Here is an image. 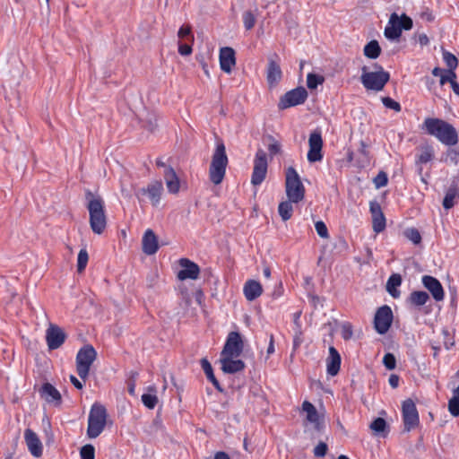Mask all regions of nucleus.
<instances>
[{
  "label": "nucleus",
  "mask_w": 459,
  "mask_h": 459,
  "mask_svg": "<svg viewBox=\"0 0 459 459\" xmlns=\"http://www.w3.org/2000/svg\"><path fill=\"white\" fill-rule=\"evenodd\" d=\"M422 128L445 145L451 147L458 143L456 129L453 125L443 119L428 117L424 120Z\"/></svg>",
  "instance_id": "nucleus-1"
},
{
  "label": "nucleus",
  "mask_w": 459,
  "mask_h": 459,
  "mask_svg": "<svg viewBox=\"0 0 459 459\" xmlns=\"http://www.w3.org/2000/svg\"><path fill=\"white\" fill-rule=\"evenodd\" d=\"M85 199L90 215L91 229L95 234L100 235L107 227L104 201L100 195H95L90 190L85 192Z\"/></svg>",
  "instance_id": "nucleus-2"
},
{
  "label": "nucleus",
  "mask_w": 459,
  "mask_h": 459,
  "mask_svg": "<svg viewBox=\"0 0 459 459\" xmlns=\"http://www.w3.org/2000/svg\"><path fill=\"white\" fill-rule=\"evenodd\" d=\"M390 79L388 72L377 65H364L361 68V83L367 90L382 91Z\"/></svg>",
  "instance_id": "nucleus-3"
},
{
  "label": "nucleus",
  "mask_w": 459,
  "mask_h": 459,
  "mask_svg": "<svg viewBox=\"0 0 459 459\" xmlns=\"http://www.w3.org/2000/svg\"><path fill=\"white\" fill-rule=\"evenodd\" d=\"M228 165V157L226 154V148L222 142L217 143L215 151L212 157V162L209 168V178L214 185H219L222 182L226 168Z\"/></svg>",
  "instance_id": "nucleus-4"
},
{
  "label": "nucleus",
  "mask_w": 459,
  "mask_h": 459,
  "mask_svg": "<svg viewBox=\"0 0 459 459\" xmlns=\"http://www.w3.org/2000/svg\"><path fill=\"white\" fill-rule=\"evenodd\" d=\"M107 410L102 404L98 403L92 404L88 417L87 436L89 438H96L102 433L107 423Z\"/></svg>",
  "instance_id": "nucleus-5"
},
{
  "label": "nucleus",
  "mask_w": 459,
  "mask_h": 459,
  "mask_svg": "<svg viewBox=\"0 0 459 459\" xmlns=\"http://www.w3.org/2000/svg\"><path fill=\"white\" fill-rule=\"evenodd\" d=\"M285 177V190L288 199L294 204H298L305 196V187L299 175L293 167H289L286 169Z\"/></svg>",
  "instance_id": "nucleus-6"
},
{
  "label": "nucleus",
  "mask_w": 459,
  "mask_h": 459,
  "mask_svg": "<svg viewBox=\"0 0 459 459\" xmlns=\"http://www.w3.org/2000/svg\"><path fill=\"white\" fill-rule=\"evenodd\" d=\"M412 28V20L406 14L399 16L396 13H393L385 28V37L391 40H398L402 35L403 30H408Z\"/></svg>",
  "instance_id": "nucleus-7"
},
{
  "label": "nucleus",
  "mask_w": 459,
  "mask_h": 459,
  "mask_svg": "<svg viewBox=\"0 0 459 459\" xmlns=\"http://www.w3.org/2000/svg\"><path fill=\"white\" fill-rule=\"evenodd\" d=\"M97 357V352L91 345H84L76 355V370L79 377L85 380L90 372L91 366Z\"/></svg>",
  "instance_id": "nucleus-8"
},
{
  "label": "nucleus",
  "mask_w": 459,
  "mask_h": 459,
  "mask_svg": "<svg viewBox=\"0 0 459 459\" xmlns=\"http://www.w3.org/2000/svg\"><path fill=\"white\" fill-rule=\"evenodd\" d=\"M402 414L404 431L409 432L419 425V413L416 405L411 399H407L403 403Z\"/></svg>",
  "instance_id": "nucleus-9"
},
{
  "label": "nucleus",
  "mask_w": 459,
  "mask_h": 459,
  "mask_svg": "<svg viewBox=\"0 0 459 459\" xmlns=\"http://www.w3.org/2000/svg\"><path fill=\"white\" fill-rule=\"evenodd\" d=\"M267 174V158L266 153L259 149L256 152L254 160V169L251 177V183L254 186H259L264 180Z\"/></svg>",
  "instance_id": "nucleus-10"
},
{
  "label": "nucleus",
  "mask_w": 459,
  "mask_h": 459,
  "mask_svg": "<svg viewBox=\"0 0 459 459\" xmlns=\"http://www.w3.org/2000/svg\"><path fill=\"white\" fill-rule=\"evenodd\" d=\"M393 311L387 305L380 307L374 317V326L379 334H385L391 327L393 322Z\"/></svg>",
  "instance_id": "nucleus-11"
},
{
  "label": "nucleus",
  "mask_w": 459,
  "mask_h": 459,
  "mask_svg": "<svg viewBox=\"0 0 459 459\" xmlns=\"http://www.w3.org/2000/svg\"><path fill=\"white\" fill-rule=\"evenodd\" d=\"M307 92L305 88L298 87L286 92L280 100L279 108L285 109L305 102Z\"/></svg>",
  "instance_id": "nucleus-12"
},
{
  "label": "nucleus",
  "mask_w": 459,
  "mask_h": 459,
  "mask_svg": "<svg viewBox=\"0 0 459 459\" xmlns=\"http://www.w3.org/2000/svg\"><path fill=\"white\" fill-rule=\"evenodd\" d=\"M243 341L238 332H230L227 337L221 356L238 357L243 351Z\"/></svg>",
  "instance_id": "nucleus-13"
},
{
  "label": "nucleus",
  "mask_w": 459,
  "mask_h": 459,
  "mask_svg": "<svg viewBox=\"0 0 459 459\" xmlns=\"http://www.w3.org/2000/svg\"><path fill=\"white\" fill-rule=\"evenodd\" d=\"M309 150L307 160L309 162L320 161L323 159L322 147L323 140L319 131H314L310 134L308 139Z\"/></svg>",
  "instance_id": "nucleus-14"
},
{
  "label": "nucleus",
  "mask_w": 459,
  "mask_h": 459,
  "mask_svg": "<svg viewBox=\"0 0 459 459\" xmlns=\"http://www.w3.org/2000/svg\"><path fill=\"white\" fill-rule=\"evenodd\" d=\"M65 332L57 325H50L46 331V341L49 350L58 349L65 341Z\"/></svg>",
  "instance_id": "nucleus-15"
},
{
  "label": "nucleus",
  "mask_w": 459,
  "mask_h": 459,
  "mask_svg": "<svg viewBox=\"0 0 459 459\" xmlns=\"http://www.w3.org/2000/svg\"><path fill=\"white\" fill-rule=\"evenodd\" d=\"M421 281L423 286L431 293L436 301H441L444 299V289L437 278L430 275H424Z\"/></svg>",
  "instance_id": "nucleus-16"
},
{
  "label": "nucleus",
  "mask_w": 459,
  "mask_h": 459,
  "mask_svg": "<svg viewBox=\"0 0 459 459\" xmlns=\"http://www.w3.org/2000/svg\"><path fill=\"white\" fill-rule=\"evenodd\" d=\"M39 395L47 403L60 405L62 403V396L60 392L50 383H44L39 390Z\"/></svg>",
  "instance_id": "nucleus-17"
},
{
  "label": "nucleus",
  "mask_w": 459,
  "mask_h": 459,
  "mask_svg": "<svg viewBox=\"0 0 459 459\" xmlns=\"http://www.w3.org/2000/svg\"><path fill=\"white\" fill-rule=\"evenodd\" d=\"M179 264L182 267V270H180L178 274V277L180 280H195L198 278L200 269L195 263L190 261L187 258H181L179 261Z\"/></svg>",
  "instance_id": "nucleus-18"
},
{
  "label": "nucleus",
  "mask_w": 459,
  "mask_h": 459,
  "mask_svg": "<svg viewBox=\"0 0 459 459\" xmlns=\"http://www.w3.org/2000/svg\"><path fill=\"white\" fill-rule=\"evenodd\" d=\"M24 438L30 454L35 457L42 455V444L38 435L31 429H27L24 432Z\"/></svg>",
  "instance_id": "nucleus-19"
},
{
  "label": "nucleus",
  "mask_w": 459,
  "mask_h": 459,
  "mask_svg": "<svg viewBox=\"0 0 459 459\" xmlns=\"http://www.w3.org/2000/svg\"><path fill=\"white\" fill-rule=\"evenodd\" d=\"M139 192L143 195H148L152 205L156 206L160 201L163 186L161 181H153L147 187L141 188Z\"/></svg>",
  "instance_id": "nucleus-20"
},
{
  "label": "nucleus",
  "mask_w": 459,
  "mask_h": 459,
  "mask_svg": "<svg viewBox=\"0 0 459 459\" xmlns=\"http://www.w3.org/2000/svg\"><path fill=\"white\" fill-rule=\"evenodd\" d=\"M234 357L221 356L220 361L221 369L228 374H234L245 368V363L241 359H233Z\"/></svg>",
  "instance_id": "nucleus-21"
},
{
  "label": "nucleus",
  "mask_w": 459,
  "mask_h": 459,
  "mask_svg": "<svg viewBox=\"0 0 459 459\" xmlns=\"http://www.w3.org/2000/svg\"><path fill=\"white\" fill-rule=\"evenodd\" d=\"M143 251L146 255H154L159 248L158 239L153 230H147L143 237Z\"/></svg>",
  "instance_id": "nucleus-22"
},
{
  "label": "nucleus",
  "mask_w": 459,
  "mask_h": 459,
  "mask_svg": "<svg viewBox=\"0 0 459 459\" xmlns=\"http://www.w3.org/2000/svg\"><path fill=\"white\" fill-rule=\"evenodd\" d=\"M243 292L248 301H253L263 293V288L259 281L248 280L244 284Z\"/></svg>",
  "instance_id": "nucleus-23"
},
{
  "label": "nucleus",
  "mask_w": 459,
  "mask_h": 459,
  "mask_svg": "<svg viewBox=\"0 0 459 459\" xmlns=\"http://www.w3.org/2000/svg\"><path fill=\"white\" fill-rule=\"evenodd\" d=\"M341 356L334 347L329 348V357L326 360L327 373L330 376H336L340 370Z\"/></svg>",
  "instance_id": "nucleus-24"
},
{
  "label": "nucleus",
  "mask_w": 459,
  "mask_h": 459,
  "mask_svg": "<svg viewBox=\"0 0 459 459\" xmlns=\"http://www.w3.org/2000/svg\"><path fill=\"white\" fill-rule=\"evenodd\" d=\"M164 180L168 188V191L170 194H178L180 188V182L178 177L177 176L175 170L169 166L164 170Z\"/></svg>",
  "instance_id": "nucleus-25"
},
{
  "label": "nucleus",
  "mask_w": 459,
  "mask_h": 459,
  "mask_svg": "<svg viewBox=\"0 0 459 459\" xmlns=\"http://www.w3.org/2000/svg\"><path fill=\"white\" fill-rule=\"evenodd\" d=\"M281 75L280 65L276 61L272 60L267 68V82L270 87L275 86L281 81Z\"/></svg>",
  "instance_id": "nucleus-26"
},
{
  "label": "nucleus",
  "mask_w": 459,
  "mask_h": 459,
  "mask_svg": "<svg viewBox=\"0 0 459 459\" xmlns=\"http://www.w3.org/2000/svg\"><path fill=\"white\" fill-rule=\"evenodd\" d=\"M302 410L307 413V420L309 422L316 424V429L319 430V416L316 407L308 401H305L302 403Z\"/></svg>",
  "instance_id": "nucleus-27"
},
{
  "label": "nucleus",
  "mask_w": 459,
  "mask_h": 459,
  "mask_svg": "<svg viewBox=\"0 0 459 459\" xmlns=\"http://www.w3.org/2000/svg\"><path fill=\"white\" fill-rule=\"evenodd\" d=\"M402 284V277L398 273H393L386 282L387 292L394 299L400 297V290L397 288Z\"/></svg>",
  "instance_id": "nucleus-28"
},
{
  "label": "nucleus",
  "mask_w": 459,
  "mask_h": 459,
  "mask_svg": "<svg viewBox=\"0 0 459 459\" xmlns=\"http://www.w3.org/2000/svg\"><path fill=\"white\" fill-rule=\"evenodd\" d=\"M429 300V296L426 291L423 290H414L412 291L409 298L408 301L416 307H420L425 305Z\"/></svg>",
  "instance_id": "nucleus-29"
},
{
  "label": "nucleus",
  "mask_w": 459,
  "mask_h": 459,
  "mask_svg": "<svg viewBox=\"0 0 459 459\" xmlns=\"http://www.w3.org/2000/svg\"><path fill=\"white\" fill-rule=\"evenodd\" d=\"M459 196V188L454 184L449 187L443 200V207L446 210L451 209L455 205V199Z\"/></svg>",
  "instance_id": "nucleus-30"
},
{
  "label": "nucleus",
  "mask_w": 459,
  "mask_h": 459,
  "mask_svg": "<svg viewBox=\"0 0 459 459\" xmlns=\"http://www.w3.org/2000/svg\"><path fill=\"white\" fill-rule=\"evenodd\" d=\"M148 390L153 394H143L142 395V402L148 409H154L158 403V397L156 395V386H149Z\"/></svg>",
  "instance_id": "nucleus-31"
},
{
  "label": "nucleus",
  "mask_w": 459,
  "mask_h": 459,
  "mask_svg": "<svg viewBox=\"0 0 459 459\" xmlns=\"http://www.w3.org/2000/svg\"><path fill=\"white\" fill-rule=\"evenodd\" d=\"M369 428L376 435H382L385 437L387 432L386 429H388V426L385 420L379 417L371 422Z\"/></svg>",
  "instance_id": "nucleus-32"
},
{
  "label": "nucleus",
  "mask_w": 459,
  "mask_h": 459,
  "mask_svg": "<svg viewBox=\"0 0 459 459\" xmlns=\"http://www.w3.org/2000/svg\"><path fill=\"white\" fill-rule=\"evenodd\" d=\"M292 203L293 202H290V200H288V201L281 202L279 204L278 212H279L281 218L284 221L290 220L292 216V212H293Z\"/></svg>",
  "instance_id": "nucleus-33"
},
{
  "label": "nucleus",
  "mask_w": 459,
  "mask_h": 459,
  "mask_svg": "<svg viewBox=\"0 0 459 459\" xmlns=\"http://www.w3.org/2000/svg\"><path fill=\"white\" fill-rule=\"evenodd\" d=\"M381 48L377 40H371L364 47V55L366 57H378Z\"/></svg>",
  "instance_id": "nucleus-34"
},
{
  "label": "nucleus",
  "mask_w": 459,
  "mask_h": 459,
  "mask_svg": "<svg viewBox=\"0 0 459 459\" xmlns=\"http://www.w3.org/2000/svg\"><path fill=\"white\" fill-rule=\"evenodd\" d=\"M448 410L453 416H459V386L454 391V396L448 402Z\"/></svg>",
  "instance_id": "nucleus-35"
},
{
  "label": "nucleus",
  "mask_w": 459,
  "mask_h": 459,
  "mask_svg": "<svg viewBox=\"0 0 459 459\" xmlns=\"http://www.w3.org/2000/svg\"><path fill=\"white\" fill-rule=\"evenodd\" d=\"M434 157V151L431 146H426L422 148L420 153L418 155L417 158V164H422L427 163L430 161Z\"/></svg>",
  "instance_id": "nucleus-36"
},
{
  "label": "nucleus",
  "mask_w": 459,
  "mask_h": 459,
  "mask_svg": "<svg viewBox=\"0 0 459 459\" xmlns=\"http://www.w3.org/2000/svg\"><path fill=\"white\" fill-rule=\"evenodd\" d=\"M88 260L89 255L87 250L85 248L81 249L77 257V272L79 273H82L85 270L86 265L88 264Z\"/></svg>",
  "instance_id": "nucleus-37"
},
{
  "label": "nucleus",
  "mask_w": 459,
  "mask_h": 459,
  "mask_svg": "<svg viewBox=\"0 0 459 459\" xmlns=\"http://www.w3.org/2000/svg\"><path fill=\"white\" fill-rule=\"evenodd\" d=\"M373 230L375 232L379 233L385 228V218L384 213L372 217Z\"/></svg>",
  "instance_id": "nucleus-38"
},
{
  "label": "nucleus",
  "mask_w": 459,
  "mask_h": 459,
  "mask_svg": "<svg viewBox=\"0 0 459 459\" xmlns=\"http://www.w3.org/2000/svg\"><path fill=\"white\" fill-rule=\"evenodd\" d=\"M404 236L415 245L420 244L421 241V236L419 230L415 228L405 230Z\"/></svg>",
  "instance_id": "nucleus-39"
},
{
  "label": "nucleus",
  "mask_w": 459,
  "mask_h": 459,
  "mask_svg": "<svg viewBox=\"0 0 459 459\" xmlns=\"http://www.w3.org/2000/svg\"><path fill=\"white\" fill-rule=\"evenodd\" d=\"M157 121H158V118L155 114H148L143 121V123H144L143 126L148 131L154 132L158 126Z\"/></svg>",
  "instance_id": "nucleus-40"
},
{
  "label": "nucleus",
  "mask_w": 459,
  "mask_h": 459,
  "mask_svg": "<svg viewBox=\"0 0 459 459\" xmlns=\"http://www.w3.org/2000/svg\"><path fill=\"white\" fill-rule=\"evenodd\" d=\"M324 78L315 74H308L307 77V85L309 89H316L319 84H322Z\"/></svg>",
  "instance_id": "nucleus-41"
},
{
  "label": "nucleus",
  "mask_w": 459,
  "mask_h": 459,
  "mask_svg": "<svg viewBox=\"0 0 459 459\" xmlns=\"http://www.w3.org/2000/svg\"><path fill=\"white\" fill-rule=\"evenodd\" d=\"M446 161L451 164L457 165L459 162V146L455 148H449L446 153Z\"/></svg>",
  "instance_id": "nucleus-42"
},
{
  "label": "nucleus",
  "mask_w": 459,
  "mask_h": 459,
  "mask_svg": "<svg viewBox=\"0 0 459 459\" xmlns=\"http://www.w3.org/2000/svg\"><path fill=\"white\" fill-rule=\"evenodd\" d=\"M81 459H94L95 449L92 445H85L80 451Z\"/></svg>",
  "instance_id": "nucleus-43"
},
{
  "label": "nucleus",
  "mask_w": 459,
  "mask_h": 459,
  "mask_svg": "<svg viewBox=\"0 0 459 459\" xmlns=\"http://www.w3.org/2000/svg\"><path fill=\"white\" fill-rule=\"evenodd\" d=\"M201 366L209 381L215 377L212 367L207 359H201Z\"/></svg>",
  "instance_id": "nucleus-44"
},
{
  "label": "nucleus",
  "mask_w": 459,
  "mask_h": 459,
  "mask_svg": "<svg viewBox=\"0 0 459 459\" xmlns=\"http://www.w3.org/2000/svg\"><path fill=\"white\" fill-rule=\"evenodd\" d=\"M270 141L268 144V151L272 156L278 154L281 152V144L272 135H268Z\"/></svg>",
  "instance_id": "nucleus-45"
},
{
  "label": "nucleus",
  "mask_w": 459,
  "mask_h": 459,
  "mask_svg": "<svg viewBox=\"0 0 459 459\" xmlns=\"http://www.w3.org/2000/svg\"><path fill=\"white\" fill-rule=\"evenodd\" d=\"M382 102L384 106L387 108L393 109L396 112H399L401 110V105L397 101L394 100L390 97H384L382 98Z\"/></svg>",
  "instance_id": "nucleus-46"
},
{
  "label": "nucleus",
  "mask_w": 459,
  "mask_h": 459,
  "mask_svg": "<svg viewBox=\"0 0 459 459\" xmlns=\"http://www.w3.org/2000/svg\"><path fill=\"white\" fill-rule=\"evenodd\" d=\"M383 363L387 369L392 370L395 368L396 359L394 354L386 353L383 358Z\"/></svg>",
  "instance_id": "nucleus-47"
},
{
  "label": "nucleus",
  "mask_w": 459,
  "mask_h": 459,
  "mask_svg": "<svg viewBox=\"0 0 459 459\" xmlns=\"http://www.w3.org/2000/svg\"><path fill=\"white\" fill-rule=\"evenodd\" d=\"M243 22L247 30H251L255 23V18L251 12H246L243 14Z\"/></svg>",
  "instance_id": "nucleus-48"
},
{
  "label": "nucleus",
  "mask_w": 459,
  "mask_h": 459,
  "mask_svg": "<svg viewBox=\"0 0 459 459\" xmlns=\"http://www.w3.org/2000/svg\"><path fill=\"white\" fill-rule=\"evenodd\" d=\"M236 65V59H220L221 69L230 74L233 67Z\"/></svg>",
  "instance_id": "nucleus-49"
},
{
  "label": "nucleus",
  "mask_w": 459,
  "mask_h": 459,
  "mask_svg": "<svg viewBox=\"0 0 459 459\" xmlns=\"http://www.w3.org/2000/svg\"><path fill=\"white\" fill-rule=\"evenodd\" d=\"M456 78L457 76L455 72L452 71L451 69H446V72H445L444 75H442L441 79H439V84L443 86L446 82L451 83L452 81Z\"/></svg>",
  "instance_id": "nucleus-50"
},
{
  "label": "nucleus",
  "mask_w": 459,
  "mask_h": 459,
  "mask_svg": "<svg viewBox=\"0 0 459 459\" xmlns=\"http://www.w3.org/2000/svg\"><path fill=\"white\" fill-rule=\"evenodd\" d=\"M387 181V175L384 171H380L374 178V184L377 188H380L386 186Z\"/></svg>",
  "instance_id": "nucleus-51"
},
{
  "label": "nucleus",
  "mask_w": 459,
  "mask_h": 459,
  "mask_svg": "<svg viewBox=\"0 0 459 459\" xmlns=\"http://www.w3.org/2000/svg\"><path fill=\"white\" fill-rule=\"evenodd\" d=\"M315 228H316V233L321 238H327L329 237L327 227L324 221H316L315 224Z\"/></svg>",
  "instance_id": "nucleus-52"
},
{
  "label": "nucleus",
  "mask_w": 459,
  "mask_h": 459,
  "mask_svg": "<svg viewBox=\"0 0 459 459\" xmlns=\"http://www.w3.org/2000/svg\"><path fill=\"white\" fill-rule=\"evenodd\" d=\"M327 451V444L325 442H319L318 445L314 448L313 453L316 457H324Z\"/></svg>",
  "instance_id": "nucleus-53"
},
{
  "label": "nucleus",
  "mask_w": 459,
  "mask_h": 459,
  "mask_svg": "<svg viewBox=\"0 0 459 459\" xmlns=\"http://www.w3.org/2000/svg\"><path fill=\"white\" fill-rule=\"evenodd\" d=\"M178 38L180 39H185L186 37H192V34H191V27L189 25H183L179 28L178 30Z\"/></svg>",
  "instance_id": "nucleus-54"
},
{
  "label": "nucleus",
  "mask_w": 459,
  "mask_h": 459,
  "mask_svg": "<svg viewBox=\"0 0 459 459\" xmlns=\"http://www.w3.org/2000/svg\"><path fill=\"white\" fill-rule=\"evenodd\" d=\"M219 57H235V50L230 47H223L220 49Z\"/></svg>",
  "instance_id": "nucleus-55"
},
{
  "label": "nucleus",
  "mask_w": 459,
  "mask_h": 459,
  "mask_svg": "<svg viewBox=\"0 0 459 459\" xmlns=\"http://www.w3.org/2000/svg\"><path fill=\"white\" fill-rule=\"evenodd\" d=\"M369 208L372 217L383 212L380 204L377 202H370Z\"/></svg>",
  "instance_id": "nucleus-56"
},
{
  "label": "nucleus",
  "mask_w": 459,
  "mask_h": 459,
  "mask_svg": "<svg viewBox=\"0 0 459 459\" xmlns=\"http://www.w3.org/2000/svg\"><path fill=\"white\" fill-rule=\"evenodd\" d=\"M178 52L181 56H188L192 52V48L188 44H181L178 46Z\"/></svg>",
  "instance_id": "nucleus-57"
},
{
  "label": "nucleus",
  "mask_w": 459,
  "mask_h": 459,
  "mask_svg": "<svg viewBox=\"0 0 459 459\" xmlns=\"http://www.w3.org/2000/svg\"><path fill=\"white\" fill-rule=\"evenodd\" d=\"M352 335V330L351 325H343L342 327V337L344 339H350Z\"/></svg>",
  "instance_id": "nucleus-58"
},
{
  "label": "nucleus",
  "mask_w": 459,
  "mask_h": 459,
  "mask_svg": "<svg viewBox=\"0 0 459 459\" xmlns=\"http://www.w3.org/2000/svg\"><path fill=\"white\" fill-rule=\"evenodd\" d=\"M399 377L397 375H391L390 377H389V385L393 387V388H396L399 385Z\"/></svg>",
  "instance_id": "nucleus-59"
},
{
  "label": "nucleus",
  "mask_w": 459,
  "mask_h": 459,
  "mask_svg": "<svg viewBox=\"0 0 459 459\" xmlns=\"http://www.w3.org/2000/svg\"><path fill=\"white\" fill-rule=\"evenodd\" d=\"M267 355L270 356L271 354H273L274 352V339H273V334H270V338H269V345L267 347Z\"/></svg>",
  "instance_id": "nucleus-60"
},
{
  "label": "nucleus",
  "mask_w": 459,
  "mask_h": 459,
  "mask_svg": "<svg viewBox=\"0 0 459 459\" xmlns=\"http://www.w3.org/2000/svg\"><path fill=\"white\" fill-rule=\"evenodd\" d=\"M70 380H71V383L74 385L75 388L82 389V387H83L82 383L81 381H79L74 376L71 375L70 376Z\"/></svg>",
  "instance_id": "nucleus-61"
},
{
  "label": "nucleus",
  "mask_w": 459,
  "mask_h": 459,
  "mask_svg": "<svg viewBox=\"0 0 459 459\" xmlns=\"http://www.w3.org/2000/svg\"><path fill=\"white\" fill-rule=\"evenodd\" d=\"M445 72H446V69L440 68V67H435L432 70V74L436 77H439L441 79V76L444 75Z\"/></svg>",
  "instance_id": "nucleus-62"
},
{
  "label": "nucleus",
  "mask_w": 459,
  "mask_h": 459,
  "mask_svg": "<svg viewBox=\"0 0 459 459\" xmlns=\"http://www.w3.org/2000/svg\"><path fill=\"white\" fill-rule=\"evenodd\" d=\"M213 459H230L229 455L225 452H216Z\"/></svg>",
  "instance_id": "nucleus-63"
},
{
  "label": "nucleus",
  "mask_w": 459,
  "mask_h": 459,
  "mask_svg": "<svg viewBox=\"0 0 459 459\" xmlns=\"http://www.w3.org/2000/svg\"><path fill=\"white\" fill-rule=\"evenodd\" d=\"M450 84H451V88H452L453 91L457 96H459V83L456 82V79H454Z\"/></svg>",
  "instance_id": "nucleus-64"
}]
</instances>
